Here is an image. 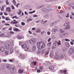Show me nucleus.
I'll use <instances>...</instances> for the list:
<instances>
[{
  "label": "nucleus",
  "instance_id": "obj_1",
  "mask_svg": "<svg viewBox=\"0 0 74 74\" xmlns=\"http://www.w3.org/2000/svg\"><path fill=\"white\" fill-rule=\"evenodd\" d=\"M37 46L39 49H41L45 47V44L43 42H39L37 43Z\"/></svg>",
  "mask_w": 74,
  "mask_h": 74
},
{
  "label": "nucleus",
  "instance_id": "obj_2",
  "mask_svg": "<svg viewBox=\"0 0 74 74\" xmlns=\"http://www.w3.org/2000/svg\"><path fill=\"white\" fill-rule=\"evenodd\" d=\"M5 47L6 48V49L10 51L11 54V53H12L14 52V49L13 48H10L11 46H10V45H8V44L6 45Z\"/></svg>",
  "mask_w": 74,
  "mask_h": 74
},
{
  "label": "nucleus",
  "instance_id": "obj_3",
  "mask_svg": "<svg viewBox=\"0 0 74 74\" xmlns=\"http://www.w3.org/2000/svg\"><path fill=\"white\" fill-rule=\"evenodd\" d=\"M64 26L66 27L64 28V29L69 30L71 29V26L70 25L69 23H65L64 24Z\"/></svg>",
  "mask_w": 74,
  "mask_h": 74
},
{
  "label": "nucleus",
  "instance_id": "obj_4",
  "mask_svg": "<svg viewBox=\"0 0 74 74\" xmlns=\"http://www.w3.org/2000/svg\"><path fill=\"white\" fill-rule=\"evenodd\" d=\"M21 47L23 48H25V51L27 52L29 50V47L27 45V44H25L21 45Z\"/></svg>",
  "mask_w": 74,
  "mask_h": 74
},
{
  "label": "nucleus",
  "instance_id": "obj_5",
  "mask_svg": "<svg viewBox=\"0 0 74 74\" xmlns=\"http://www.w3.org/2000/svg\"><path fill=\"white\" fill-rule=\"evenodd\" d=\"M29 42L30 44H35L36 42V39L34 38H32L29 40Z\"/></svg>",
  "mask_w": 74,
  "mask_h": 74
},
{
  "label": "nucleus",
  "instance_id": "obj_6",
  "mask_svg": "<svg viewBox=\"0 0 74 74\" xmlns=\"http://www.w3.org/2000/svg\"><path fill=\"white\" fill-rule=\"evenodd\" d=\"M54 58L56 60H58L59 58L60 59H63V56L62 55H60V56L55 55Z\"/></svg>",
  "mask_w": 74,
  "mask_h": 74
},
{
  "label": "nucleus",
  "instance_id": "obj_7",
  "mask_svg": "<svg viewBox=\"0 0 74 74\" xmlns=\"http://www.w3.org/2000/svg\"><path fill=\"white\" fill-rule=\"evenodd\" d=\"M74 49L73 48H71L69 51V54L70 55H71V54H73V53H74Z\"/></svg>",
  "mask_w": 74,
  "mask_h": 74
},
{
  "label": "nucleus",
  "instance_id": "obj_8",
  "mask_svg": "<svg viewBox=\"0 0 74 74\" xmlns=\"http://www.w3.org/2000/svg\"><path fill=\"white\" fill-rule=\"evenodd\" d=\"M20 56L22 59H25L26 58V56L23 54H20Z\"/></svg>",
  "mask_w": 74,
  "mask_h": 74
},
{
  "label": "nucleus",
  "instance_id": "obj_9",
  "mask_svg": "<svg viewBox=\"0 0 74 74\" xmlns=\"http://www.w3.org/2000/svg\"><path fill=\"white\" fill-rule=\"evenodd\" d=\"M17 37L18 39H22V38H24V36H20L19 35H17Z\"/></svg>",
  "mask_w": 74,
  "mask_h": 74
},
{
  "label": "nucleus",
  "instance_id": "obj_10",
  "mask_svg": "<svg viewBox=\"0 0 74 74\" xmlns=\"http://www.w3.org/2000/svg\"><path fill=\"white\" fill-rule=\"evenodd\" d=\"M11 43V44L13 45L14 44V42L11 40H9V41H7L5 42V43Z\"/></svg>",
  "mask_w": 74,
  "mask_h": 74
},
{
  "label": "nucleus",
  "instance_id": "obj_11",
  "mask_svg": "<svg viewBox=\"0 0 74 74\" xmlns=\"http://www.w3.org/2000/svg\"><path fill=\"white\" fill-rule=\"evenodd\" d=\"M6 68H7V69H9V70L10 69H11V68H12V67L10 65L7 64L6 65Z\"/></svg>",
  "mask_w": 74,
  "mask_h": 74
},
{
  "label": "nucleus",
  "instance_id": "obj_12",
  "mask_svg": "<svg viewBox=\"0 0 74 74\" xmlns=\"http://www.w3.org/2000/svg\"><path fill=\"white\" fill-rule=\"evenodd\" d=\"M5 49L3 47H1L0 48V50L2 52H3L4 51Z\"/></svg>",
  "mask_w": 74,
  "mask_h": 74
},
{
  "label": "nucleus",
  "instance_id": "obj_13",
  "mask_svg": "<svg viewBox=\"0 0 74 74\" xmlns=\"http://www.w3.org/2000/svg\"><path fill=\"white\" fill-rule=\"evenodd\" d=\"M13 30L15 32H20V30L16 28L15 27L13 28Z\"/></svg>",
  "mask_w": 74,
  "mask_h": 74
},
{
  "label": "nucleus",
  "instance_id": "obj_14",
  "mask_svg": "<svg viewBox=\"0 0 74 74\" xmlns=\"http://www.w3.org/2000/svg\"><path fill=\"white\" fill-rule=\"evenodd\" d=\"M32 51H34L36 50V46L35 45H34L32 47Z\"/></svg>",
  "mask_w": 74,
  "mask_h": 74
},
{
  "label": "nucleus",
  "instance_id": "obj_15",
  "mask_svg": "<svg viewBox=\"0 0 74 74\" xmlns=\"http://www.w3.org/2000/svg\"><path fill=\"white\" fill-rule=\"evenodd\" d=\"M65 45L67 47H69L70 46V45H69V42H66L65 43Z\"/></svg>",
  "mask_w": 74,
  "mask_h": 74
},
{
  "label": "nucleus",
  "instance_id": "obj_16",
  "mask_svg": "<svg viewBox=\"0 0 74 74\" xmlns=\"http://www.w3.org/2000/svg\"><path fill=\"white\" fill-rule=\"evenodd\" d=\"M15 71V69L14 68H13L12 69L10 70V72L11 73H14V71Z\"/></svg>",
  "mask_w": 74,
  "mask_h": 74
},
{
  "label": "nucleus",
  "instance_id": "obj_17",
  "mask_svg": "<svg viewBox=\"0 0 74 74\" xmlns=\"http://www.w3.org/2000/svg\"><path fill=\"white\" fill-rule=\"evenodd\" d=\"M6 10L8 12H10L11 11L10 8V7H8L6 8Z\"/></svg>",
  "mask_w": 74,
  "mask_h": 74
},
{
  "label": "nucleus",
  "instance_id": "obj_18",
  "mask_svg": "<svg viewBox=\"0 0 74 74\" xmlns=\"http://www.w3.org/2000/svg\"><path fill=\"white\" fill-rule=\"evenodd\" d=\"M54 55L53 52H52L50 54V56L51 58H53Z\"/></svg>",
  "mask_w": 74,
  "mask_h": 74
},
{
  "label": "nucleus",
  "instance_id": "obj_19",
  "mask_svg": "<svg viewBox=\"0 0 74 74\" xmlns=\"http://www.w3.org/2000/svg\"><path fill=\"white\" fill-rule=\"evenodd\" d=\"M49 69L51 70H52L54 69V67L53 66H50L49 67Z\"/></svg>",
  "mask_w": 74,
  "mask_h": 74
},
{
  "label": "nucleus",
  "instance_id": "obj_20",
  "mask_svg": "<svg viewBox=\"0 0 74 74\" xmlns=\"http://www.w3.org/2000/svg\"><path fill=\"white\" fill-rule=\"evenodd\" d=\"M40 32H41V29L39 28L37 29L36 31V33H40Z\"/></svg>",
  "mask_w": 74,
  "mask_h": 74
},
{
  "label": "nucleus",
  "instance_id": "obj_21",
  "mask_svg": "<svg viewBox=\"0 0 74 74\" xmlns=\"http://www.w3.org/2000/svg\"><path fill=\"white\" fill-rule=\"evenodd\" d=\"M60 71L61 73H64V74H66V70H60Z\"/></svg>",
  "mask_w": 74,
  "mask_h": 74
},
{
  "label": "nucleus",
  "instance_id": "obj_22",
  "mask_svg": "<svg viewBox=\"0 0 74 74\" xmlns=\"http://www.w3.org/2000/svg\"><path fill=\"white\" fill-rule=\"evenodd\" d=\"M32 18H28L27 19V22H29L32 21Z\"/></svg>",
  "mask_w": 74,
  "mask_h": 74
},
{
  "label": "nucleus",
  "instance_id": "obj_23",
  "mask_svg": "<svg viewBox=\"0 0 74 74\" xmlns=\"http://www.w3.org/2000/svg\"><path fill=\"white\" fill-rule=\"evenodd\" d=\"M23 72V70H21V69H19L18 71L19 73H22Z\"/></svg>",
  "mask_w": 74,
  "mask_h": 74
},
{
  "label": "nucleus",
  "instance_id": "obj_24",
  "mask_svg": "<svg viewBox=\"0 0 74 74\" xmlns=\"http://www.w3.org/2000/svg\"><path fill=\"white\" fill-rule=\"evenodd\" d=\"M59 31L61 33H63L64 32V31L62 29H60Z\"/></svg>",
  "mask_w": 74,
  "mask_h": 74
},
{
  "label": "nucleus",
  "instance_id": "obj_25",
  "mask_svg": "<svg viewBox=\"0 0 74 74\" xmlns=\"http://www.w3.org/2000/svg\"><path fill=\"white\" fill-rule=\"evenodd\" d=\"M60 37L61 38H64V37H66L65 36H64V34H62L61 35H60Z\"/></svg>",
  "mask_w": 74,
  "mask_h": 74
},
{
  "label": "nucleus",
  "instance_id": "obj_26",
  "mask_svg": "<svg viewBox=\"0 0 74 74\" xmlns=\"http://www.w3.org/2000/svg\"><path fill=\"white\" fill-rule=\"evenodd\" d=\"M35 12H36V10H34L32 12H29V14H33V13H34Z\"/></svg>",
  "mask_w": 74,
  "mask_h": 74
},
{
  "label": "nucleus",
  "instance_id": "obj_27",
  "mask_svg": "<svg viewBox=\"0 0 74 74\" xmlns=\"http://www.w3.org/2000/svg\"><path fill=\"white\" fill-rule=\"evenodd\" d=\"M57 44L58 45H61V42L60 41H59L57 43Z\"/></svg>",
  "mask_w": 74,
  "mask_h": 74
},
{
  "label": "nucleus",
  "instance_id": "obj_28",
  "mask_svg": "<svg viewBox=\"0 0 74 74\" xmlns=\"http://www.w3.org/2000/svg\"><path fill=\"white\" fill-rule=\"evenodd\" d=\"M19 12H18V15H20L22 13V11H21V9L19 10Z\"/></svg>",
  "mask_w": 74,
  "mask_h": 74
},
{
  "label": "nucleus",
  "instance_id": "obj_29",
  "mask_svg": "<svg viewBox=\"0 0 74 74\" xmlns=\"http://www.w3.org/2000/svg\"><path fill=\"white\" fill-rule=\"evenodd\" d=\"M13 4H14V5H16V3L15 1V0H13Z\"/></svg>",
  "mask_w": 74,
  "mask_h": 74
},
{
  "label": "nucleus",
  "instance_id": "obj_30",
  "mask_svg": "<svg viewBox=\"0 0 74 74\" xmlns=\"http://www.w3.org/2000/svg\"><path fill=\"white\" fill-rule=\"evenodd\" d=\"M64 36H65V37H66V36H67L69 34H68V33H66L64 34Z\"/></svg>",
  "mask_w": 74,
  "mask_h": 74
},
{
  "label": "nucleus",
  "instance_id": "obj_31",
  "mask_svg": "<svg viewBox=\"0 0 74 74\" xmlns=\"http://www.w3.org/2000/svg\"><path fill=\"white\" fill-rule=\"evenodd\" d=\"M13 21H14V24H16V23H17L18 22V21H16L15 20H14Z\"/></svg>",
  "mask_w": 74,
  "mask_h": 74
},
{
  "label": "nucleus",
  "instance_id": "obj_32",
  "mask_svg": "<svg viewBox=\"0 0 74 74\" xmlns=\"http://www.w3.org/2000/svg\"><path fill=\"white\" fill-rule=\"evenodd\" d=\"M5 53L6 55H7L8 54V52L7 51H5Z\"/></svg>",
  "mask_w": 74,
  "mask_h": 74
},
{
  "label": "nucleus",
  "instance_id": "obj_33",
  "mask_svg": "<svg viewBox=\"0 0 74 74\" xmlns=\"http://www.w3.org/2000/svg\"><path fill=\"white\" fill-rule=\"evenodd\" d=\"M54 23H51L50 25V27H52V26H53V24H54Z\"/></svg>",
  "mask_w": 74,
  "mask_h": 74
},
{
  "label": "nucleus",
  "instance_id": "obj_34",
  "mask_svg": "<svg viewBox=\"0 0 74 74\" xmlns=\"http://www.w3.org/2000/svg\"><path fill=\"white\" fill-rule=\"evenodd\" d=\"M1 11H4V6H3L1 8Z\"/></svg>",
  "mask_w": 74,
  "mask_h": 74
},
{
  "label": "nucleus",
  "instance_id": "obj_35",
  "mask_svg": "<svg viewBox=\"0 0 74 74\" xmlns=\"http://www.w3.org/2000/svg\"><path fill=\"white\" fill-rule=\"evenodd\" d=\"M67 16H65L66 18H69V13H67Z\"/></svg>",
  "mask_w": 74,
  "mask_h": 74
},
{
  "label": "nucleus",
  "instance_id": "obj_36",
  "mask_svg": "<svg viewBox=\"0 0 74 74\" xmlns=\"http://www.w3.org/2000/svg\"><path fill=\"white\" fill-rule=\"evenodd\" d=\"M21 24L22 25H23V26H25V23L23 22H21Z\"/></svg>",
  "mask_w": 74,
  "mask_h": 74
},
{
  "label": "nucleus",
  "instance_id": "obj_37",
  "mask_svg": "<svg viewBox=\"0 0 74 74\" xmlns=\"http://www.w3.org/2000/svg\"><path fill=\"white\" fill-rule=\"evenodd\" d=\"M65 41H68V42H70V40H69V39H65Z\"/></svg>",
  "mask_w": 74,
  "mask_h": 74
},
{
  "label": "nucleus",
  "instance_id": "obj_38",
  "mask_svg": "<svg viewBox=\"0 0 74 74\" xmlns=\"http://www.w3.org/2000/svg\"><path fill=\"white\" fill-rule=\"evenodd\" d=\"M53 33H55L56 32V31H55V29H53L52 31H51Z\"/></svg>",
  "mask_w": 74,
  "mask_h": 74
},
{
  "label": "nucleus",
  "instance_id": "obj_39",
  "mask_svg": "<svg viewBox=\"0 0 74 74\" xmlns=\"http://www.w3.org/2000/svg\"><path fill=\"white\" fill-rule=\"evenodd\" d=\"M9 33L10 34H14V32L12 31H10L9 32Z\"/></svg>",
  "mask_w": 74,
  "mask_h": 74
},
{
  "label": "nucleus",
  "instance_id": "obj_40",
  "mask_svg": "<svg viewBox=\"0 0 74 74\" xmlns=\"http://www.w3.org/2000/svg\"><path fill=\"white\" fill-rule=\"evenodd\" d=\"M6 4L7 5H9V2H8V1H6Z\"/></svg>",
  "mask_w": 74,
  "mask_h": 74
},
{
  "label": "nucleus",
  "instance_id": "obj_41",
  "mask_svg": "<svg viewBox=\"0 0 74 74\" xmlns=\"http://www.w3.org/2000/svg\"><path fill=\"white\" fill-rule=\"evenodd\" d=\"M51 38H49V39H48V42H50L51 41Z\"/></svg>",
  "mask_w": 74,
  "mask_h": 74
},
{
  "label": "nucleus",
  "instance_id": "obj_42",
  "mask_svg": "<svg viewBox=\"0 0 74 74\" xmlns=\"http://www.w3.org/2000/svg\"><path fill=\"white\" fill-rule=\"evenodd\" d=\"M5 20L6 21H10V19L9 18H6Z\"/></svg>",
  "mask_w": 74,
  "mask_h": 74
},
{
  "label": "nucleus",
  "instance_id": "obj_43",
  "mask_svg": "<svg viewBox=\"0 0 74 74\" xmlns=\"http://www.w3.org/2000/svg\"><path fill=\"white\" fill-rule=\"evenodd\" d=\"M49 53V51H47V52L45 54V55H47Z\"/></svg>",
  "mask_w": 74,
  "mask_h": 74
},
{
  "label": "nucleus",
  "instance_id": "obj_44",
  "mask_svg": "<svg viewBox=\"0 0 74 74\" xmlns=\"http://www.w3.org/2000/svg\"><path fill=\"white\" fill-rule=\"evenodd\" d=\"M11 7L12 10H15V7L13 5L11 6Z\"/></svg>",
  "mask_w": 74,
  "mask_h": 74
},
{
  "label": "nucleus",
  "instance_id": "obj_45",
  "mask_svg": "<svg viewBox=\"0 0 74 74\" xmlns=\"http://www.w3.org/2000/svg\"><path fill=\"white\" fill-rule=\"evenodd\" d=\"M5 37H7V38H11V36H5Z\"/></svg>",
  "mask_w": 74,
  "mask_h": 74
},
{
  "label": "nucleus",
  "instance_id": "obj_46",
  "mask_svg": "<svg viewBox=\"0 0 74 74\" xmlns=\"http://www.w3.org/2000/svg\"><path fill=\"white\" fill-rule=\"evenodd\" d=\"M70 18L71 19H73V17H72V15H70Z\"/></svg>",
  "mask_w": 74,
  "mask_h": 74
},
{
  "label": "nucleus",
  "instance_id": "obj_47",
  "mask_svg": "<svg viewBox=\"0 0 74 74\" xmlns=\"http://www.w3.org/2000/svg\"><path fill=\"white\" fill-rule=\"evenodd\" d=\"M53 45H54V46H56V45H57V43H54Z\"/></svg>",
  "mask_w": 74,
  "mask_h": 74
},
{
  "label": "nucleus",
  "instance_id": "obj_48",
  "mask_svg": "<svg viewBox=\"0 0 74 74\" xmlns=\"http://www.w3.org/2000/svg\"><path fill=\"white\" fill-rule=\"evenodd\" d=\"M24 13L25 15H28V13L26 11Z\"/></svg>",
  "mask_w": 74,
  "mask_h": 74
},
{
  "label": "nucleus",
  "instance_id": "obj_49",
  "mask_svg": "<svg viewBox=\"0 0 74 74\" xmlns=\"http://www.w3.org/2000/svg\"><path fill=\"white\" fill-rule=\"evenodd\" d=\"M9 61L10 62H13V60L12 59H10L9 60Z\"/></svg>",
  "mask_w": 74,
  "mask_h": 74
},
{
  "label": "nucleus",
  "instance_id": "obj_50",
  "mask_svg": "<svg viewBox=\"0 0 74 74\" xmlns=\"http://www.w3.org/2000/svg\"><path fill=\"white\" fill-rule=\"evenodd\" d=\"M55 29V31L56 32H58V30H59V29H58V28H56Z\"/></svg>",
  "mask_w": 74,
  "mask_h": 74
},
{
  "label": "nucleus",
  "instance_id": "obj_51",
  "mask_svg": "<svg viewBox=\"0 0 74 74\" xmlns=\"http://www.w3.org/2000/svg\"><path fill=\"white\" fill-rule=\"evenodd\" d=\"M5 25H6V26H9L10 25V24L8 23H5Z\"/></svg>",
  "mask_w": 74,
  "mask_h": 74
},
{
  "label": "nucleus",
  "instance_id": "obj_52",
  "mask_svg": "<svg viewBox=\"0 0 74 74\" xmlns=\"http://www.w3.org/2000/svg\"><path fill=\"white\" fill-rule=\"evenodd\" d=\"M51 45V42H49V43L48 44V45H49V46H50Z\"/></svg>",
  "mask_w": 74,
  "mask_h": 74
},
{
  "label": "nucleus",
  "instance_id": "obj_53",
  "mask_svg": "<svg viewBox=\"0 0 74 74\" xmlns=\"http://www.w3.org/2000/svg\"><path fill=\"white\" fill-rule=\"evenodd\" d=\"M33 17H34V18H35V17H37L38 16L36 15H33Z\"/></svg>",
  "mask_w": 74,
  "mask_h": 74
},
{
  "label": "nucleus",
  "instance_id": "obj_54",
  "mask_svg": "<svg viewBox=\"0 0 74 74\" xmlns=\"http://www.w3.org/2000/svg\"><path fill=\"white\" fill-rule=\"evenodd\" d=\"M50 34H51V33H50V32H47V34H48V35H49Z\"/></svg>",
  "mask_w": 74,
  "mask_h": 74
},
{
  "label": "nucleus",
  "instance_id": "obj_55",
  "mask_svg": "<svg viewBox=\"0 0 74 74\" xmlns=\"http://www.w3.org/2000/svg\"><path fill=\"white\" fill-rule=\"evenodd\" d=\"M40 70H42L43 69V67L42 66H40Z\"/></svg>",
  "mask_w": 74,
  "mask_h": 74
},
{
  "label": "nucleus",
  "instance_id": "obj_56",
  "mask_svg": "<svg viewBox=\"0 0 74 74\" xmlns=\"http://www.w3.org/2000/svg\"><path fill=\"white\" fill-rule=\"evenodd\" d=\"M4 15H8V14L5 13V12H4Z\"/></svg>",
  "mask_w": 74,
  "mask_h": 74
},
{
  "label": "nucleus",
  "instance_id": "obj_57",
  "mask_svg": "<svg viewBox=\"0 0 74 74\" xmlns=\"http://www.w3.org/2000/svg\"><path fill=\"white\" fill-rule=\"evenodd\" d=\"M36 63H37V62H33V63L34 65H36Z\"/></svg>",
  "mask_w": 74,
  "mask_h": 74
},
{
  "label": "nucleus",
  "instance_id": "obj_58",
  "mask_svg": "<svg viewBox=\"0 0 74 74\" xmlns=\"http://www.w3.org/2000/svg\"><path fill=\"white\" fill-rule=\"evenodd\" d=\"M37 73H40V70L39 69H38L37 71Z\"/></svg>",
  "mask_w": 74,
  "mask_h": 74
},
{
  "label": "nucleus",
  "instance_id": "obj_59",
  "mask_svg": "<svg viewBox=\"0 0 74 74\" xmlns=\"http://www.w3.org/2000/svg\"><path fill=\"white\" fill-rule=\"evenodd\" d=\"M32 30H36V28H33L32 29Z\"/></svg>",
  "mask_w": 74,
  "mask_h": 74
},
{
  "label": "nucleus",
  "instance_id": "obj_60",
  "mask_svg": "<svg viewBox=\"0 0 74 74\" xmlns=\"http://www.w3.org/2000/svg\"><path fill=\"white\" fill-rule=\"evenodd\" d=\"M28 32H29V34H32V32H31V31H29Z\"/></svg>",
  "mask_w": 74,
  "mask_h": 74
},
{
  "label": "nucleus",
  "instance_id": "obj_61",
  "mask_svg": "<svg viewBox=\"0 0 74 74\" xmlns=\"http://www.w3.org/2000/svg\"><path fill=\"white\" fill-rule=\"evenodd\" d=\"M18 5H19V3H18V4H17V5H16V7H19V6Z\"/></svg>",
  "mask_w": 74,
  "mask_h": 74
},
{
  "label": "nucleus",
  "instance_id": "obj_62",
  "mask_svg": "<svg viewBox=\"0 0 74 74\" xmlns=\"http://www.w3.org/2000/svg\"><path fill=\"white\" fill-rule=\"evenodd\" d=\"M3 34H0V37H3Z\"/></svg>",
  "mask_w": 74,
  "mask_h": 74
},
{
  "label": "nucleus",
  "instance_id": "obj_63",
  "mask_svg": "<svg viewBox=\"0 0 74 74\" xmlns=\"http://www.w3.org/2000/svg\"><path fill=\"white\" fill-rule=\"evenodd\" d=\"M3 62H7V60H3Z\"/></svg>",
  "mask_w": 74,
  "mask_h": 74
},
{
  "label": "nucleus",
  "instance_id": "obj_64",
  "mask_svg": "<svg viewBox=\"0 0 74 74\" xmlns=\"http://www.w3.org/2000/svg\"><path fill=\"white\" fill-rule=\"evenodd\" d=\"M70 44H71V45H73V44H74V43L72 42H70Z\"/></svg>",
  "mask_w": 74,
  "mask_h": 74
}]
</instances>
